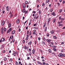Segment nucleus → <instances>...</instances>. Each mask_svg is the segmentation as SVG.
<instances>
[{"instance_id":"1","label":"nucleus","mask_w":65,"mask_h":65,"mask_svg":"<svg viewBox=\"0 0 65 65\" xmlns=\"http://www.w3.org/2000/svg\"><path fill=\"white\" fill-rule=\"evenodd\" d=\"M58 56L59 57H65V55L64 54H62V53H60L58 55Z\"/></svg>"},{"instance_id":"2","label":"nucleus","mask_w":65,"mask_h":65,"mask_svg":"<svg viewBox=\"0 0 65 65\" xmlns=\"http://www.w3.org/2000/svg\"><path fill=\"white\" fill-rule=\"evenodd\" d=\"M50 21H51V18H49L47 20V26H49L50 23Z\"/></svg>"},{"instance_id":"3","label":"nucleus","mask_w":65,"mask_h":65,"mask_svg":"<svg viewBox=\"0 0 65 65\" xmlns=\"http://www.w3.org/2000/svg\"><path fill=\"white\" fill-rule=\"evenodd\" d=\"M12 28H10L7 31V33H8L9 32H10L11 31V30Z\"/></svg>"},{"instance_id":"4","label":"nucleus","mask_w":65,"mask_h":65,"mask_svg":"<svg viewBox=\"0 0 65 65\" xmlns=\"http://www.w3.org/2000/svg\"><path fill=\"white\" fill-rule=\"evenodd\" d=\"M15 31L14 30H13V31H12V34H13H13H15Z\"/></svg>"},{"instance_id":"5","label":"nucleus","mask_w":65,"mask_h":65,"mask_svg":"<svg viewBox=\"0 0 65 65\" xmlns=\"http://www.w3.org/2000/svg\"><path fill=\"white\" fill-rule=\"evenodd\" d=\"M55 13V12H52L51 14L52 15H53V16H55L56 15V14Z\"/></svg>"},{"instance_id":"6","label":"nucleus","mask_w":65,"mask_h":65,"mask_svg":"<svg viewBox=\"0 0 65 65\" xmlns=\"http://www.w3.org/2000/svg\"><path fill=\"white\" fill-rule=\"evenodd\" d=\"M16 23H17V24H19V23H20V20H19V19H18L16 21Z\"/></svg>"},{"instance_id":"7","label":"nucleus","mask_w":65,"mask_h":65,"mask_svg":"<svg viewBox=\"0 0 65 65\" xmlns=\"http://www.w3.org/2000/svg\"><path fill=\"white\" fill-rule=\"evenodd\" d=\"M4 20H3L2 21V26H3L4 25Z\"/></svg>"},{"instance_id":"8","label":"nucleus","mask_w":65,"mask_h":65,"mask_svg":"<svg viewBox=\"0 0 65 65\" xmlns=\"http://www.w3.org/2000/svg\"><path fill=\"white\" fill-rule=\"evenodd\" d=\"M11 26V23H10L8 24L9 28H10Z\"/></svg>"},{"instance_id":"9","label":"nucleus","mask_w":65,"mask_h":65,"mask_svg":"<svg viewBox=\"0 0 65 65\" xmlns=\"http://www.w3.org/2000/svg\"><path fill=\"white\" fill-rule=\"evenodd\" d=\"M23 8H24V9H25L26 7L25 4H23Z\"/></svg>"},{"instance_id":"10","label":"nucleus","mask_w":65,"mask_h":65,"mask_svg":"<svg viewBox=\"0 0 65 65\" xmlns=\"http://www.w3.org/2000/svg\"><path fill=\"white\" fill-rule=\"evenodd\" d=\"M3 27H2L1 29V32H2V33H3Z\"/></svg>"},{"instance_id":"11","label":"nucleus","mask_w":65,"mask_h":65,"mask_svg":"<svg viewBox=\"0 0 65 65\" xmlns=\"http://www.w3.org/2000/svg\"><path fill=\"white\" fill-rule=\"evenodd\" d=\"M23 48H24V49H25V50H27V47L25 46H23Z\"/></svg>"},{"instance_id":"12","label":"nucleus","mask_w":65,"mask_h":65,"mask_svg":"<svg viewBox=\"0 0 65 65\" xmlns=\"http://www.w3.org/2000/svg\"><path fill=\"white\" fill-rule=\"evenodd\" d=\"M5 39H4V38H2L1 40L2 41H5Z\"/></svg>"},{"instance_id":"13","label":"nucleus","mask_w":65,"mask_h":65,"mask_svg":"<svg viewBox=\"0 0 65 65\" xmlns=\"http://www.w3.org/2000/svg\"><path fill=\"white\" fill-rule=\"evenodd\" d=\"M32 53L34 54L35 53V49H33L32 51Z\"/></svg>"},{"instance_id":"14","label":"nucleus","mask_w":65,"mask_h":65,"mask_svg":"<svg viewBox=\"0 0 65 65\" xmlns=\"http://www.w3.org/2000/svg\"><path fill=\"white\" fill-rule=\"evenodd\" d=\"M37 62H38V63H39V64H40V65H42V64L41 62L38 61Z\"/></svg>"},{"instance_id":"15","label":"nucleus","mask_w":65,"mask_h":65,"mask_svg":"<svg viewBox=\"0 0 65 65\" xmlns=\"http://www.w3.org/2000/svg\"><path fill=\"white\" fill-rule=\"evenodd\" d=\"M48 2H50V1L49 0H46V3H48Z\"/></svg>"},{"instance_id":"16","label":"nucleus","mask_w":65,"mask_h":65,"mask_svg":"<svg viewBox=\"0 0 65 65\" xmlns=\"http://www.w3.org/2000/svg\"><path fill=\"white\" fill-rule=\"evenodd\" d=\"M13 37V35L12 36L10 37V39H12Z\"/></svg>"},{"instance_id":"17","label":"nucleus","mask_w":65,"mask_h":65,"mask_svg":"<svg viewBox=\"0 0 65 65\" xmlns=\"http://www.w3.org/2000/svg\"><path fill=\"white\" fill-rule=\"evenodd\" d=\"M22 11L24 13L25 12V9H23L22 10Z\"/></svg>"},{"instance_id":"18","label":"nucleus","mask_w":65,"mask_h":65,"mask_svg":"<svg viewBox=\"0 0 65 65\" xmlns=\"http://www.w3.org/2000/svg\"><path fill=\"white\" fill-rule=\"evenodd\" d=\"M39 13L40 15V14H41V10H39Z\"/></svg>"},{"instance_id":"19","label":"nucleus","mask_w":65,"mask_h":65,"mask_svg":"<svg viewBox=\"0 0 65 65\" xmlns=\"http://www.w3.org/2000/svg\"><path fill=\"white\" fill-rule=\"evenodd\" d=\"M53 23H55L56 22V19H54L53 20Z\"/></svg>"},{"instance_id":"20","label":"nucleus","mask_w":65,"mask_h":65,"mask_svg":"<svg viewBox=\"0 0 65 65\" xmlns=\"http://www.w3.org/2000/svg\"><path fill=\"white\" fill-rule=\"evenodd\" d=\"M53 50L54 51H55V52H56V51H57V49H56V48H53Z\"/></svg>"},{"instance_id":"21","label":"nucleus","mask_w":65,"mask_h":65,"mask_svg":"<svg viewBox=\"0 0 65 65\" xmlns=\"http://www.w3.org/2000/svg\"><path fill=\"white\" fill-rule=\"evenodd\" d=\"M45 6V5H44V3H43L42 4V6L43 7H44V6Z\"/></svg>"},{"instance_id":"22","label":"nucleus","mask_w":65,"mask_h":65,"mask_svg":"<svg viewBox=\"0 0 65 65\" xmlns=\"http://www.w3.org/2000/svg\"><path fill=\"white\" fill-rule=\"evenodd\" d=\"M46 41L47 42H50L51 41V40H50L49 39H47Z\"/></svg>"},{"instance_id":"23","label":"nucleus","mask_w":65,"mask_h":65,"mask_svg":"<svg viewBox=\"0 0 65 65\" xmlns=\"http://www.w3.org/2000/svg\"><path fill=\"white\" fill-rule=\"evenodd\" d=\"M51 33L52 34H54V30H52L51 31Z\"/></svg>"},{"instance_id":"24","label":"nucleus","mask_w":65,"mask_h":65,"mask_svg":"<svg viewBox=\"0 0 65 65\" xmlns=\"http://www.w3.org/2000/svg\"><path fill=\"white\" fill-rule=\"evenodd\" d=\"M48 52H49V53H51L52 52V50L50 49H49L48 50Z\"/></svg>"},{"instance_id":"25","label":"nucleus","mask_w":65,"mask_h":65,"mask_svg":"<svg viewBox=\"0 0 65 65\" xmlns=\"http://www.w3.org/2000/svg\"><path fill=\"white\" fill-rule=\"evenodd\" d=\"M34 28L35 29H36V30H38V27H34Z\"/></svg>"},{"instance_id":"26","label":"nucleus","mask_w":65,"mask_h":65,"mask_svg":"<svg viewBox=\"0 0 65 65\" xmlns=\"http://www.w3.org/2000/svg\"><path fill=\"white\" fill-rule=\"evenodd\" d=\"M53 38L55 39H57V37L55 36H53Z\"/></svg>"},{"instance_id":"27","label":"nucleus","mask_w":65,"mask_h":65,"mask_svg":"<svg viewBox=\"0 0 65 65\" xmlns=\"http://www.w3.org/2000/svg\"><path fill=\"white\" fill-rule=\"evenodd\" d=\"M7 59V58L6 57H4V60L5 61H6V59Z\"/></svg>"},{"instance_id":"28","label":"nucleus","mask_w":65,"mask_h":65,"mask_svg":"<svg viewBox=\"0 0 65 65\" xmlns=\"http://www.w3.org/2000/svg\"><path fill=\"white\" fill-rule=\"evenodd\" d=\"M4 32H5L6 31V28L4 27Z\"/></svg>"},{"instance_id":"29","label":"nucleus","mask_w":65,"mask_h":65,"mask_svg":"<svg viewBox=\"0 0 65 65\" xmlns=\"http://www.w3.org/2000/svg\"><path fill=\"white\" fill-rule=\"evenodd\" d=\"M65 3V1H63L62 2V4H64Z\"/></svg>"},{"instance_id":"30","label":"nucleus","mask_w":65,"mask_h":65,"mask_svg":"<svg viewBox=\"0 0 65 65\" xmlns=\"http://www.w3.org/2000/svg\"><path fill=\"white\" fill-rule=\"evenodd\" d=\"M32 43V41H30L29 43H28V44H31Z\"/></svg>"},{"instance_id":"31","label":"nucleus","mask_w":65,"mask_h":65,"mask_svg":"<svg viewBox=\"0 0 65 65\" xmlns=\"http://www.w3.org/2000/svg\"><path fill=\"white\" fill-rule=\"evenodd\" d=\"M15 64L16 65H18V62L17 61H15Z\"/></svg>"},{"instance_id":"32","label":"nucleus","mask_w":65,"mask_h":65,"mask_svg":"<svg viewBox=\"0 0 65 65\" xmlns=\"http://www.w3.org/2000/svg\"><path fill=\"white\" fill-rule=\"evenodd\" d=\"M46 30H47V27H46L45 28V31H46Z\"/></svg>"},{"instance_id":"33","label":"nucleus","mask_w":65,"mask_h":65,"mask_svg":"<svg viewBox=\"0 0 65 65\" xmlns=\"http://www.w3.org/2000/svg\"><path fill=\"white\" fill-rule=\"evenodd\" d=\"M53 8H52L51 9L50 11V12H52V11H53Z\"/></svg>"},{"instance_id":"34","label":"nucleus","mask_w":65,"mask_h":65,"mask_svg":"<svg viewBox=\"0 0 65 65\" xmlns=\"http://www.w3.org/2000/svg\"><path fill=\"white\" fill-rule=\"evenodd\" d=\"M62 9H61L59 10V12H61L62 11Z\"/></svg>"},{"instance_id":"35","label":"nucleus","mask_w":65,"mask_h":65,"mask_svg":"<svg viewBox=\"0 0 65 65\" xmlns=\"http://www.w3.org/2000/svg\"><path fill=\"white\" fill-rule=\"evenodd\" d=\"M25 3L26 4H28V2L27 1H25Z\"/></svg>"},{"instance_id":"36","label":"nucleus","mask_w":65,"mask_h":65,"mask_svg":"<svg viewBox=\"0 0 65 65\" xmlns=\"http://www.w3.org/2000/svg\"><path fill=\"white\" fill-rule=\"evenodd\" d=\"M42 43H43L44 44V45H45V43L43 41H42Z\"/></svg>"},{"instance_id":"37","label":"nucleus","mask_w":65,"mask_h":65,"mask_svg":"<svg viewBox=\"0 0 65 65\" xmlns=\"http://www.w3.org/2000/svg\"><path fill=\"white\" fill-rule=\"evenodd\" d=\"M13 17V14H11V16H10V18H11L12 17Z\"/></svg>"},{"instance_id":"38","label":"nucleus","mask_w":65,"mask_h":65,"mask_svg":"<svg viewBox=\"0 0 65 65\" xmlns=\"http://www.w3.org/2000/svg\"><path fill=\"white\" fill-rule=\"evenodd\" d=\"M29 31H27V34H29Z\"/></svg>"},{"instance_id":"39","label":"nucleus","mask_w":65,"mask_h":65,"mask_svg":"<svg viewBox=\"0 0 65 65\" xmlns=\"http://www.w3.org/2000/svg\"><path fill=\"white\" fill-rule=\"evenodd\" d=\"M2 48H4V45H2Z\"/></svg>"},{"instance_id":"40","label":"nucleus","mask_w":65,"mask_h":65,"mask_svg":"<svg viewBox=\"0 0 65 65\" xmlns=\"http://www.w3.org/2000/svg\"><path fill=\"white\" fill-rule=\"evenodd\" d=\"M53 48H56V47L55 46H53Z\"/></svg>"},{"instance_id":"41","label":"nucleus","mask_w":65,"mask_h":65,"mask_svg":"<svg viewBox=\"0 0 65 65\" xmlns=\"http://www.w3.org/2000/svg\"><path fill=\"white\" fill-rule=\"evenodd\" d=\"M57 4L58 5V6H60V3H57Z\"/></svg>"},{"instance_id":"42","label":"nucleus","mask_w":65,"mask_h":65,"mask_svg":"<svg viewBox=\"0 0 65 65\" xmlns=\"http://www.w3.org/2000/svg\"><path fill=\"white\" fill-rule=\"evenodd\" d=\"M14 39H13L12 40V42H14Z\"/></svg>"},{"instance_id":"43","label":"nucleus","mask_w":65,"mask_h":65,"mask_svg":"<svg viewBox=\"0 0 65 65\" xmlns=\"http://www.w3.org/2000/svg\"><path fill=\"white\" fill-rule=\"evenodd\" d=\"M45 26H46V23H45L44 24V25L43 26V27H45Z\"/></svg>"},{"instance_id":"44","label":"nucleus","mask_w":65,"mask_h":65,"mask_svg":"<svg viewBox=\"0 0 65 65\" xmlns=\"http://www.w3.org/2000/svg\"><path fill=\"white\" fill-rule=\"evenodd\" d=\"M25 14H26V13H28V11H25Z\"/></svg>"},{"instance_id":"45","label":"nucleus","mask_w":65,"mask_h":65,"mask_svg":"<svg viewBox=\"0 0 65 65\" xmlns=\"http://www.w3.org/2000/svg\"><path fill=\"white\" fill-rule=\"evenodd\" d=\"M29 54L30 56H31V52H29Z\"/></svg>"},{"instance_id":"46","label":"nucleus","mask_w":65,"mask_h":65,"mask_svg":"<svg viewBox=\"0 0 65 65\" xmlns=\"http://www.w3.org/2000/svg\"><path fill=\"white\" fill-rule=\"evenodd\" d=\"M29 35H30V36L31 35V31H30L29 32Z\"/></svg>"},{"instance_id":"47","label":"nucleus","mask_w":65,"mask_h":65,"mask_svg":"<svg viewBox=\"0 0 65 65\" xmlns=\"http://www.w3.org/2000/svg\"><path fill=\"white\" fill-rule=\"evenodd\" d=\"M17 15H18V14H15V17H16Z\"/></svg>"},{"instance_id":"48","label":"nucleus","mask_w":65,"mask_h":65,"mask_svg":"<svg viewBox=\"0 0 65 65\" xmlns=\"http://www.w3.org/2000/svg\"><path fill=\"white\" fill-rule=\"evenodd\" d=\"M50 46L51 47H53V45H52V44L50 45Z\"/></svg>"},{"instance_id":"49","label":"nucleus","mask_w":65,"mask_h":65,"mask_svg":"<svg viewBox=\"0 0 65 65\" xmlns=\"http://www.w3.org/2000/svg\"><path fill=\"white\" fill-rule=\"evenodd\" d=\"M50 35H49V34H47V37H48Z\"/></svg>"},{"instance_id":"50","label":"nucleus","mask_w":65,"mask_h":65,"mask_svg":"<svg viewBox=\"0 0 65 65\" xmlns=\"http://www.w3.org/2000/svg\"><path fill=\"white\" fill-rule=\"evenodd\" d=\"M43 40H44V41H45V37H44L43 38Z\"/></svg>"},{"instance_id":"51","label":"nucleus","mask_w":65,"mask_h":65,"mask_svg":"<svg viewBox=\"0 0 65 65\" xmlns=\"http://www.w3.org/2000/svg\"><path fill=\"white\" fill-rule=\"evenodd\" d=\"M36 24H37V23H36V24H34V26H36Z\"/></svg>"},{"instance_id":"52","label":"nucleus","mask_w":65,"mask_h":65,"mask_svg":"<svg viewBox=\"0 0 65 65\" xmlns=\"http://www.w3.org/2000/svg\"><path fill=\"white\" fill-rule=\"evenodd\" d=\"M46 10H47V9H48V8L47 7H46L45 8Z\"/></svg>"},{"instance_id":"53","label":"nucleus","mask_w":65,"mask_h":65,"mask_svg":"<svg viewBox=\"0 0 65 65\" xmlns=\"http://www.w3.org/2000/svg\"><path fill=\"white\" fill-rule=\"evenodd\" d=\"M28 38H28V37H26V40H28Z\"/></svg>"},{"instance_id":"54","label":"nucleus","mask_w":65,"mask_h":65,"mask_svg":"<svg viewBox=\"0 0 65 65\" xmlns=\"http://www.w3.org/2000/svg\"><path fill=\"white\" fill-rule=\"evenodd\" d=\"M2 13H4L5 12V11L3 10L2 11Z\"/></svg>"},{"instance_id":"55","label":"nucleus","mask_w":65,"mask_h":65,"mask_svg":"<svg viewBox=\"0 0 65 65\" xmlns=\"http://www.w3.org/2000/svg\"><path fill=\"white\" fill-rule=\"evenodd\" d=\"M51 43L52 45H54V43H53V42H51Z\"/></svg>"},{"instance_id":"56","label":"nucleus","mask_w":65,"mask_h":65,"mask_svg":"<svg viewBox=\"0 0 65 65\" xmlns=\"http://www.w3.org/2000/svg\"><path fill=\"white\" fill-rule=\"evenodd\" d=\"M38 39L39 40H40V37H38Z\"/></svg>"},{"instance_id":"57","label":"nucleus","mask_w":65,"mask_h":65,"mask_svg":"<svg viewBox=\"0 0 65 65\" xmlns=\"http://www.w3.org/2000/svg\"><path fill=\"white\" fill-rule=\"evenodd\" d=\"M13 54L14 56H15V53H13Z\"/></svg>"},{"instance_id":"58","label":"nucleus","mask_w":65,"mask_h":65,"mask_svg":"<svg viewBox=\"0 0 65 65\" xmlns=\"http://www.w3.org/2000/svg\"><path fill=\"white\" fill-rule=\"evenodd\" d=\"M18 30L19 31V32H20L21 31V29L19 28V29H18Z\"/></svg>"},{"instance_id":"59","label":"nucleus","mask_w":65,"mask_h":65,"mask_svg":"<svg viewBox=\"0 0 65 65\" xmlns=\"http://www.w3.org/2000/svg\"><path fill=\"white\" fill-rule=\"evenodd\" d=\"M7 23L8 24H9V22L8 21H7Z\"/></svg>"},{"instance_id":"60","label":"nucleus","mask_w":65,"mask_h":65,"mask_svg":"<svg viewBox=\"0 0 65 65\" xmlns=\"http://www.w3.org/2000/svg\"><path fill=\"white\" fill-rule=\"evenodd\" d=\"M43 65H45V62H43Z\"/></svg>"},{"instance_id":"61","label":"nucleus","mask_w":65,"mask_h":65,"mask_svg":"<svg viewBox=\"0 0 65 65\" xmlns=\"http://www.w3.org/2000/svg\"><path fill=\"white\" fill-rule=\"evenodd\" d=\"M63 51H64V50L62 49L61 51V52H63Z\"/></svg>"},{"instance_id":"62","label":"nucleus","mask_w":65,"mask_h":65,"mask_svg":"<svg viewBox=\"0 0 65 65\" xmlns=\"http://www.w3.org/2000/svg\"><path fill=\"white\" fill-rule=\"evenodd\" d=\"M29 59H30V57H28L27 58V60H29Z\"/></svg>"},{"instance_id":"63","label":"nucleus","mask_w":65,"mask_h":65,"mask_svg":"<svg viewBox=\"0 0 65 65\" xmlns=\"http://www.w3.org/2000/svg\"><path fill=\"white\" fill-rule=\"evenodd\" d=\"M5 51L4 50L3 51V53H4V52H5Z\"/></svg>"},{"instance_id":"64","label":"nucleus","mask_w":65,"mask_h":65,"mask_svg":"<svg viewBox=\"0 0 65 65\" xmlns=\"http://www.w3.org/2000/svg\"><path fill=\"white\" fill-rule=\"evenodd\" d=\"M25 40H23V42L24 43H25Z\"/></svg>"}]
</instances>
